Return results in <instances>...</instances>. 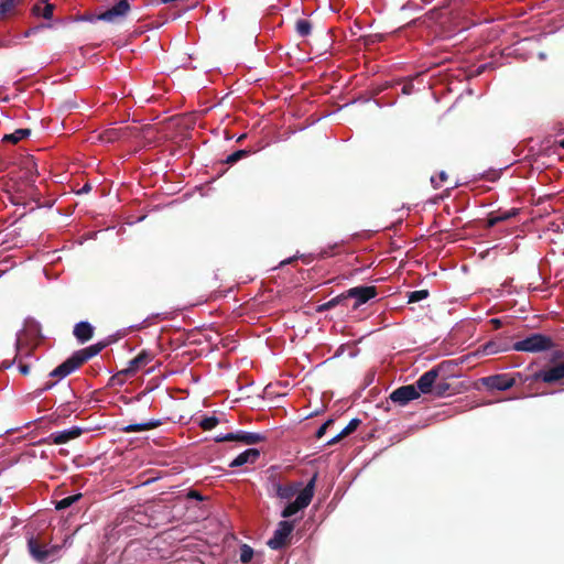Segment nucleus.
I'll use <instances>...</instances> for the list:
<instances>
[{"label":"nucleus","instance_id":"72a5a7b5","mask_svg":"<svg viewBox=\"0 0 564 564\" xmlns=\"http://www.w3.org/2000/svg\"><path fill=\"white\" fill-rule=\"evenodd\" d=\"M219 423V420L218 417L216 416H206L204 417L200 423H199V426L204 430V431H209V430H213L214 427H216Z\"/></svg>","mask_w":564,"mask_h":564},{"label":"nucleus","instance_id":"4be33fe9","mask_svg":"<svg viewBox=\"0 0 564 564\" xmlns=\"http://www.w3.org/2000/svg\"><path fill=\"white\" fill-rule=\"evenodd\" d=\"M73 334L79 343L84 344L93 338L94 327L88 322H79L74 326Z\"/></svg>","mask_w":564,"mask_h":564},{"label":"nucleus","instance_id":"6e6552de","mask_svg":"<svg viewBox=\"0 0 564 564\" xmlns=\"http://www.w3.org/2000/svg\"><path fill=\"white\" fill-rule=\"evenodd\" d=\"M533 381H541L545 384H554L564 380V360L550 362L533 373Z\"/></svg>","mask_w":564,"mask_h":564},{"label":"nucleus","instance_id":"3c124183","mask_svg":"<svg viewBox=\"0 0 564 564\" xmlns=\"http://www.w3.org/2000/svg\"><path fill=\"white\" fill-rule=\"evenodd\" d=\"M289 262H291V259H290V260H288V261H282V263H281V264H285V263H289Z\"/></svg>","mask_w":564,"mask_h":564},{"label":"nucleus","instance_id":"e433bc0d","mask_svg":"<svg viewBox=\"0 0 564 564\" xmlns=\"http://www.w3.org/2000/svg\"><path fill=\"white\" fill-rule=\"evenodd\" d=\"M126 377H127L126 373L123 372V370H121L118 373H116L115 376H112L110 380H111L112 384H122Z\"/></svg>","mask_w":564,"mask_h":564},{"label":"nucleus","instance_id":"1a4fd4ad","mask_svg":"<svg viewBox=\"0 0 564 564\" xmlns=\"http://www.w3.org/2000/svg\"><path fill=\"white\" fill-rule=\"evenodd\" d=\"M517 379H522L520 372L513 375L498 373L481 378L480 383L488 390L506 391L516 384Z\"/></svg>","mask_w":564,"mask_h":564},{"label":"nucleus","instance_id":"a18cd8bd","mask_svg":"<svg viewBox=\"0 0 564 564\" xmlns=\"http://www.w3.org/2000/svg\"><path fill=\"white\" fill-rule=\"evenodd\" d=\"M224 436L225 435H218V436L215 437V441L216 442H227L226 440H221V438H224Z\"/></svg>","mask_w":564,"mask_h":564},{"label":"nucleus","instance_id":"c9c22d12","mask_svg":"<svg viewBox=\"0 0 564 564\" xmlns=\"http://www.w3.org/2000/svg\"><path fill=\"white\" fill-rule=\"evenodd\" d=\"M333 424H334V420H333V419H328L324 424H322V425L319 426V429L316 431L315 436H316L317 438H322V437L325 435V433H326L327 429H328L329 426H332Z\"/></svg>","mask_w":564,"mask_h":564},{"label":"nucleus","instance_id":"8fccbe9b","mask_svg":"<svg viewBox=\"0 0 564 564\" xmlns=\"http://www.w3.org/2000/svg\"><path fill=\"white\" fill-rule=\"evenodd\" d=\"M560 147L564 149V140L560 141Z\"/></svg>","mask_w":564,"mask_h":564},{"label":"nucleus","instance_id":"aec40b11","mask_svg":"<svg viewBox=\"0 0 564 564\" xmlns=\"http://www.w3.org/2000/svg\"><path fill=\"white\" fill-rule=\"evenodd\" d=\"M518 213H519L518 208H511L509 210H501V209H499L497 212H492V213H490L488 215V217L486 219L485 227L486 228H492L497 224L502 223V221H507L510 218L517 216Z\"/></svg>","mask_w":564,"mask_h":564},{"label":"nucleus","instance_id":"4c0bfd02","mask_svg":"<svg viewBox=\"0 0 564 564\" xmlns=\"http://www.w3.org/2000/svg\"><path fill=\"white\" fill-rule=\"evenodd\" d=\"M413 88H414V85L412 84V82H408V83L403 84L401 91L404 95H410L413 91Z\"/></svg>","mask_w":564,"mask_h":564},{"label":"nucleus","instance_id":"0eeeda50","mask_svg":"<svg viewBox=\"0 0 564 564\" xmlns=\"http://www.w3.org/2000/svg\"><path fill=\"white\" fill-rule=\"evenodd\" d=\"M345 296V305L347 306L348 300H354L351 310H358L362 304H366L370 300L378 295V290L373 285H359L347 290L341 293Z\"/></svg>","mask_w":564,"mask_h":564},{"label":"nucleus","instance_id":"dca6fc26","mask_svg":"<svg viewBox=\"0 0 564 564\" xmlns=\"http://www.w3.org/2000/svg\"><path fill=\"white\" fill-rule=\"evenodd\" d=\"M152 358L153 356L151 352L142 350L138 354V356L129 361V365L126 369H123V372L126 376H134L135 372L139 369L145 367L152 360Z\"/></svg>","mask_w":564,"mask_h":564},{"label":"nucleus","instance_id":"2eb2a0df","mask_svg":"<svg viewBox=\"0 0 564 564\" xmlns=\"http://www.w3.org/2000/svg\"><path fill=\"white\" fill-rule=\"evenodd\" d=\"M512 349V345L507 338L496 337L481 346L485 355H496Z\"/></svg>","mask_w":564,"mask_h":564},{"label":"nucleus","instance_id":"58836bf2","mask_svg":"<svg viewBox=\"0 0 564 564\" xmlns=\"http://www.w3.org/2000/svg\"><path fill=\"white\" fill-rule=\"evenodd\" d=\"M187 498L195 499V500H198V501L203 500V496L197 490H189L188 494H187Z\"/></svg>","mask_w":564,"mask_h":564},{"label":"nucleus","instance_id":"9d476101","mask_svg":"<svg viewBox=\"0 0 564 564\" xmlns=\"http://www.w3.org/2000/svg\"><path fill=\"white\" fill-rule=\"evenodd\" d=\"M294 530V522L283 520L278 523L272 538L268 541V546L272 550H281L290 544L291 534Z\"/></svg>","mask_w":564,"mask_h":564},{"label":"nucleus","instance_id":"f03ea898","mask_svg":"<svg viewBox=\"0 0 564 564\" xmlns=\"http://www.w3.org/2000/svg\"><path fill=\"white\" fill-rule=\"evenodd\" d=\"M106 346V343L100 341L75 351L69 358L57 366L54 370H52L50 372V377L56 378L57 380L67 377L73 371L80 368L89 359L97 356Z\"/></svg>","mask_w":564,"mask_h":564},{"label":"nucleus","instance_id":"a211bd4d","mask_svg":"<svg viewBox=\"0 0 564 564\" xmlns=\"http://www.w3.org/2000/svg\"><path fill=\"white\" fill-rule=\"evenodd\" d=\"M82 433H83V429H80L78 426H74L69 430H64L61 432L52 433L48 436V440L53 444L59 445V444H65V443L69 442L70 440L77 438L78 436L82 435Z\"/></svg>","mask_w":564,"mask_h":564},{"label":"nucleus","instance_id":"f257e3e1","mask_svg":"<svg viewBox=\"0 0 564 564\" xmlns=\"http://www.w3.org/2000/svg\"><path fill=\"white\" fill-rule=\"evenodd\" d=\"M470 7L466 0H446L442 7L429 11L424 17L414 21L415 24L432 29L435 35L448 36L463 24Z\"/></svg>","mask_w":564,"mask_h":564},{"label":"nucleus","instance_id":"cd10ccee","mask_svg":"<svg viewBox=\"0 0 564 564\" xmlns=\"http://www.w3.org/2000/svg\"><path fill=\"white\" fill-rule=\"evenodd\" d=\"M82 497H83L82 494H76V495L65 497L55 503V508L57 510H64L70 506H73L75 502H77L79 499H82Z\"/></svg>","mask_w":564,"mask_h":564},{"label":"nucleus","instance_id":"423d86ee","mask_svg":"<svg viewBox=\"0 0 564 564\" xmlns=\"http://www.w3.org/2000/svg\"><path fill=\"white\" fill-rule=\"evenodd\" d=\"M317 480V473L308 480L304 488L297 494L296 499L290 502L281 512V517L284 519L291 518L299 511L305 509L314 497L315 485Z\"/></svg>","mask_w":564,"mask_h":564},{"label":"nucleus","instance_id":"473e14b6","mask_svg":"<svg viewBox=\"0 0 564 564\" xmlns=\"http://www.w3.org/2000/svg\"><path fill=\"white\" fill-rule=\"evenodd\" d=\"M253 557V549L248 544H242L240 547V561L243 564L249 563Z\"/></svg>","mask_w":564,"mask_h":564},{"label":"nucleus","instance_id":"7c9ffc66","mask_svg":"<svg viewBox=\"0 0 564 564\" xmlns=\"http://www.w3.org/2000/svg\"><path fill=\"white\" fill-rule=\"evenodd\" d=\"M449 389H451V386L447 382H445L444 380H441V381L436 380L433 393L436 397H444L446 394H449V392H448Z\"/></svg>","mask_w":564,"mask_h":564},{"label":"nucleus","instance_id":"2f4dec72","mask_svg":"<svg viewBox=\"0 0 564 564\" xmlns=\"http://www.w3.org/2000/svg\"><path fill=\"white\" fill-rule=\"evenodd\" d=\"M427 296H429V291L427 290L413 291V292L409 293L408 302L409 303L420 302L422 300H425Z\"/></svg>","mask_w":564,"mask_h":564},{"label":"nucleus","instance_id":"c03bdc74","mask_svg":"<svg viewBox=\"0 0 564 564\" xmlns=\"http://www.w3.org/2000/svg\"><path fill=\"white\" fill-rule=\"evenodd\" d=\"M55 384V382H46L43 390H48L51 389L53 386Z\"/></svg>","mask_w":564,"mask_h":564},{"label":"nucleus","instance_id":"a19ab883","mask_svg":"<svg viewBox=\"0 0 564 564\" xmlns=\"http://www.w3.org/2000/svg\"><path fill=\"white\" fill-rule=\"evenodd\" d=\"M564 357V352L557 350L555 352L552 354V357L550 359V362H557L556 360L557 359H562Z\"/></svg>","mask_w":564,"mask_h":564},{"label":"nucleus","instance_id":"f704fd0d","mask_svg":"<svg viewBox=\"0 0 564 564\" xmlns=\"http://www.w3.org/2000/svg\"><path fill=\"white\" fill-rule=\"evenodd\" d=\"M447 178H448L447 173L442 171V172L438 173L437 176H432L431 177V183H432L434 188H438V187H441L442 183L447 181Z\"/></svg>","mask_w":564,"mask_h":564},{"label":"nucleus","instance_id":"393cba45","mask_svg":"<svg viewBox=\"0 0 564 564\" xmlns=\"http://www.w3.org/2000/svg\"><path fill=\"white\" fill-rule=\"evenodd\" d=\"M360 424H361L360 419L355 417V419L350 420V422L347 424V426L339 434H337L335 437H333L332 440H329L327 442V445H334V444L338 443L344 437L354 433L359 427Z\"/></svg>","mask_w":564,"mask_h":564},{"label":"nucleus","instance_id":"7ed1b4c3","mask_svg":"<svg viewBox=\"0 0 564 564\" xmlns=\"http://www.w3.org/2000/svg\"><path fill=\"white\" fill-rule=\"evenodd\" d=\"M106 346V343L100 341L75 351L69 358L57 366L54 370H52L50 372V377L56 378L57 380L67 377L73 371L80 368L89 359L97 356Z\"/></svg>","mask_w":564,"mask_h":564},{"label":"nucleus","instance_id":"b1692460","mask_svg":"<svg viewBox=\"0 0 564 564\" xmlns=\"http://www.w3.org/2000/svg\"><path fill=\"white\" fill-rule=\"evenodd\" d=\"M161 424H162V422L160 420H150L145 423H135V424L126 425V426L121 427V432L134 433V432L150 431V430L159 427Z\"/></svg>","mask_w":564,"mask_h":564},{"label":"nucleus","instance_id":"09e8293b","mask_svg":"<svg viewBox=\"0 0 564 564\" xmlns=\"http://www.w3.org/2000/svg\"><path fill=\"white\" fill-rule=\"evenodd\" d=\"M328 256H330V253H328L327 251H323V252H322V257H324V258H325V257H328Z\"/></svg>","mask_w":564,"mask_h":564},{"label":"nucleus","instance_id":"bb28decb","mask_svg":"<svg viewBox=\"0 0 564 564\" xmlns=\"http://www.w3.org/2000/svg\"><path fill=\"white\" fill-rule=\"evenodd\" d=\"M294 28L297 35L302 37L308 36L312 33V23L307 19H299Z\"/></svg>","mask_w":564,"mask_h":564},{"label":"nucleus","instance_id":"c756f323","mask_svg":"<svg viewBox=\"0 0 564 564\" xmlns=\"http://www.w3.org/2000/svg\"><path fill=\"white\" fill-rule=\"evenodd\" d=\"M249 154H250V151L245 150V149L235 151L234 153H231L230 155L227 156V159L225 160V163L234 164V163L238 162L239 160L247 158Z\"/></svg>","mask_w":564,"mask_h":564},{"label":"nucleus","instance_id":"412c9836","mask_svg":"<svg viewBox=\"0 0 564 564\" xmlns=\"http://www.w3.org/2000/svg\"><path fill=\"white\" fill-rule=\"evenodd\" d=\"M55 10V4L50 3L47 0H39L32 7V14L35 17H42L45 20H51Z\"/></svg>","mask_w":564,"mask_h":564},{"label":"nucleus","instance_id":"9b49d317","mask_svg":"<svg viewBox=\"0 0 564 564\" xmlns=\"http://www.w3.org/2000/svg\"><path fill=\"white\" fill-rule=\"evenodd\" d=\"M443 364L432 368L431 370L424 372L417 380H416V389L421 393H433L436 380L438 378V372L442 369Z\"/></svg>","mask_w":564,"mask_h":564},{"label":"nucleus","instance_id":"ddd939ff","mask_svg":"<svg viewBox=\"0 0 564 564\" xmlns=\"http://www.w3.org/2000/svg\"><path fill=\"white\" fill-rule=\"evenodd\" d=\"M130 10L128 0H118V2L106 11L96 17L97 20L107 22H116L118 19L124 17Z\"/></svg>","mask_w":564,"mask_h":564},{"label":"nucleus","instance_id":"de8ad7c7","mask_svg":"<svg viewBox=\"0 0 564 564\" xmlns=\"http://www.w3.org/2000/svg\"><path fill=\"white\" fill-rule=\"evenodd\" d=\"M246 138V134H241L239 138H238V142H241L243 139Z\"/></svg>","mask_w":564,"mask_h":564},{"label":"nucleus","instance_id":"ea45409f","mask_svg":"<svg viewBox=\"0 0 564 564\" xmlns=\"http://www.w3.org/2000/svg\"><path fill=\"white\" fill-rule=\"evenodd\" d=\"M19 371H20L23 376H26V375H29V373H30V366L20 361V362H19Z\"/></svg>","mask_w":564,"mask_h":564},{"label":"nucleus","instance_id":"79ce46f5","mask_svg":"<svg viewBox=\"0 0 564 564\" xmlns=\"http://www.w3.org/2000/svg\"><path fill=\"white\" fill-rule=\"evenodd\" d=\"M490 323L495 326V328H496V329L500 328V327H501V325H502V324H501V321H500V319H498V318H492V319L490 321Z\"/></svg>","mask_w":564,"mask_h":564},{"label":"nucleus","instance_id":"f8f14e48","mask_svg":"<svg viewBox=\"0 0 564 564\" xmlns=\"http://www.w3.org/2000/svg\"><path fill=\"white\" fill-rule=\"evenodd\" d=\"M420 397V392L417 391L414 384L402 386L394 391L391 392L389 399L398 403L400 405H405L410 401L415 400Z\"/></svg>","mask_w":564,"mask_h":564},{"label":"nucleus","instance_id":"37998d69","mask_svg":"<svg viewBox=\"0 0 564 564\" xmlns=\"http://www.w3.org/2000/svg\"><path fill=\"white\" fill-rule=\"evenodd\" d=\"M91 189V186L87 183L83 186V188L80 189V192L83 193H88L89 191Z\"/></svg>","mask_w":564,"mask_h":564},{"label":"nucleus","instance_id":"49530a36","mask_svg":"<svg viewBox=\"0 0 564 564\" xmlns=\"http://www.w3.org/2000/svg\"><path fill=\"white\" fill-rule=\"evenodd\" d=\"M35 32V29H30L25 32V36L32 35Z\"/></svg>","mask_w":564,"mask_h":564},{"label":"nucleus","instance_id":"5701e85b","mask_svg":"<svg viewBox=\"0 0 564 564\" xmlns=\"http://www.w3.org/2000/svg\"><path fill=\"white\" fill-rule=\"evenodd\" d=\"M260 456V452L257 448H249L240 453L230 464V467H240L248 463H254Z\"/></svg>","mask_w":564,"mask_h":564},{"label":"nucleus","instance_id":"f3484780","mask_svg":"<svg viewBox=\"0 0 564 564\" xmlns=\"http://www.w3.org/2000/svg\"><path fill=\"white\" fill-rule=\"evenodd\" d=\"M23 4V0H0V21L19 14Z\"/></svg>","mask_w":564,"mask_h":564},{"label":"nucleus","instance_id":"39448f33","mask_svg":"<svg viewBox=\"0 0 564 564\" xmlns=\"http://www.w3.org/2000/svg\"><path fill=\"white\" fill-rule=\"evenodd\" d=\"M28 550L33 560L43 564L53 561V557L59 552L61 546H48L46 540L37 534L28 538Z\"/></svg>","mask_w":564,"mask_h":564},{"label":"nucleus","instance_id":"6ab92c4d","mask_svg":"<svg viewBox=\"0 0 564 564\" xmlns=\"http://www.w3.org/2000/svg\"><path fill=\"white\" fill-rule=\"evenodd\" d=\"M302 482H290L286 485H282L280 482L273 484V489L280 499L289 500L291 499L295 494H299L302 489Z\"/></svg>","mask_w":564,"mask_h":564},{"label":"nucleus","instance_id":"c85d7f7f","mask_svg":"<svg viewBox=\"0 0 564 564\" xmlns=\"http://www.w3.org/2000/svg\"><path fill=\"white\" fill-rule=\"evenodd\" d=\"M337 305H345V296H343L341 294H339V295L333 297L332 300H329L328 302L319 305L317 311L318 312L328 311L330 308H334Z\"/></svg>","mask_w":564,"mask_h":564},{"label":"nucleus","instance_id":"4468645a","mask_svg":"<svg viewBox=\"0 0 564 564\" xmlns=\"http://www.w3.org/2000/svg\"><path fill=\"white\" fill-rule=\"evenodd\" d=\"M223 440L232 441V442H241L243 444L251 445V444H258L260 442H263L265 440V436L260 433L240 431L237 433H227V434H225Z\"/></svg>","mask_w":564,"mask_h":564},{"label":"nucleus","instance_id":"20e7f679","mask_svg":"<svg viewBox=\"0 0 564 564\" xmlns=\"http://www.w3.org/2000/svg\"><path fill=\"white\" fill-rule=\"evenodd\" d=\"M554 347L555 343L552 337L541 333L530 334L525 338L512 344V350L531 354L549 351Z\"/></svg>","mask_w":564,"mask_h":564},{"label":"nucleus","instance_id":"a878e982","mask_svg":"<svg viewBox=\"0 0 564 564\" xmlns=\"http://www.w3.org/2000/svg\"><path fill=\"white\" fill-rule=\"evenodd\" d=\"M30 134H31L30 129H17L12 133L4 134V137L2 138V141L15 144L19 141L28 138Z\"/></svg>","mask_w":564,"mask_h":564}]
</instances>
